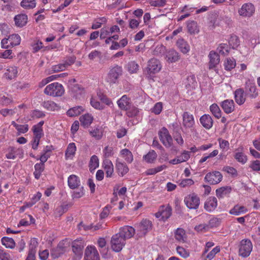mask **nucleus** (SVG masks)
Wrapping results in <instances>:
<instances>
[{
    "instance_id": "bb28decb",
    "label": "nucleus",
    "mask_w": 260,
    "mask_h": 260,
    "mask_svg": "<svg viewBox=\"0 0 260 260\" xmlns=\"http://www.w3.org/2000/svg\"><path fill=\"white\" fill-rule=\"evenodd\" d=\"M27 16L24 14L17 15L14 17L15 25L17 27H22L25 26L27 22Z\"/></svg>"
},
{
    "instance_id": "39448f33",
    "label": "nucleus",
    "mask_w": 260,
    "mask_h": 260,
    "mask_svg": "<svg viewBox=\"0 0 260 260\" xmlns=\"http://www.w3.org/2000/svg\"><path fill=\"white\" fill-rule=\"evenodd\" d=\"M122 74V68L118 65H116L110 68L106 80L110 84H115Z\"/></svg>"
},
{
    "instance_id": "4c0bfd02",
    "label": "nucleus",
    "mask_w": 260,
    "mask_h": 260,
    "mask_svg": "<svg viewBox=\"0 0 260 260\" xmlns=\"http://www.w3.org/2000/svg\"><path fill=\"white\" fill-rule=\"evenodd\" d=\"M157 156V155L155 151L153 150H151L149 152L143 156V158L148 163H153L155 160Z\"/></svg>"
},
{
    "instance_id": "338daca9",
    "label": "nucleus",
    "mask_w": 260,
    "mask_h": 260,
    "mask_svg": "<svg viewBox=\"0 0 260 260\" xmlns=\"http://www.w3.org/2000/svg\"><path fill=\"white\" fill-rule=\"evenodd\" d=\"M176 250L177 253L183 258H187L189 255V252L182 247L178 246Z\"/></svg>"
},
{
    "instance_id": "a18cd8bd",
    "label": "nucleus",
    "mask_w": 260,
    "mask_h": 260,
    "mask_svg": "<svg viewBox=\"0 0 260 260\" xmlns=\"http://www.w3.org/2000/svg\"><path fill=\"white\" fill-rule=\"evenodd\" d=\"M90 136L96 140H100L103 136V132L98 127H94L89 131Z\"/></svg>"
},
{
    "instance_id": "8fccbe9b",
    "label": "nucleus",
    "mask_w": 260,
    "mask_h": 260,
    "mask_svg": "<svg viewBox=\"0 0 260 260\" xmlns=\"http://www.w3.org/2000/svg\"><path fill=\"white\" fill-rule=\"evenodd\" d=\"M107 22V18L105 17H100L95 19L92 25L91 28L96 29L101 27L102 24Z\"/></svg>"
},
{
    "instance_id": "c756f323",
    "label": "nucleus",
    "mask_w": 260,
    "mask_h": 260,
    "mask_svg": "<svg viewBox=\"0 0 260 260\" xmlns=\"http://www.w3.org/2000/svg\"><path fill=\"white\" fill-rule=\"evenodd\" d=\"M174 237L179 242H185L187 239L185 230L182 228H178L174 232Z\"/></svg>"
},
{
    "instance_id": "f8f14e48",
    "label": "nucleus",
    "mask_w": 260,
    "mask_h": 260,
    "mask_svg": "<svg viewBox=\"0 0 260 260\" xmlns=\"http://www.w3.org/2000/svg\"><path fill=\"white\" fill-rule=\"evenodd\" d=\"M182 125L185 129L192 130L195 124L194 117L188 112H184L182 114Z\"/></svg>"
},
{
    "instance_id": "13d9d810",
    "label": "nucleus",
    "mask_w": 260,
    "mask_h": 260,
    "mask_svg": "<svg viewBox=\"0 0 260 260\" xmlns=\"http://www.w3.org/2000/svg\"><path fill=\"white\" fill-rule=\"evenodd\" d=\"M229 45L233 48L235 49L240 45V41L237 36L234 35L231 36L229 40Z\"/></svg>"
},
{
    "instance_id": "423d86ee",
    "label": "nucleus",
    "mask_w": 260,
    "mask_h": 260,
    "mask_svg": "<svg viewBox=\"0 0 260 260\" xmlns=\"http://www.w3.org/2000/svg\"><path fill=\"white\" fill-rule=\"evenodd\" d=\"M84 246V242L82 240H75L72 242V251L74 253L73 260H80L81 258Z\"/></svg>"
},
{
    "instance_id": "4d7b16f0",
    "label": "nucleus",
    "mask_w": 260,
    "mask_h": 260,
    "mask_svg": "<svg viewBox=\"0 0 260 260\" xmlns=\"http://www.w3.org/2000/svg\"><path fill=\"white\" fill-rule=\"evenodd\" d=\"M235 158L239 162L245 164L247 161V156L242 152H237L234 156Z\"/></svg>"
},
{
    "instance_id": "052dcab7",
    "label": "nucleus",
    "mask_w": 260,
    "mask_h": 260,
    "mask_svg": "<svg viewBox=\"0 0 260 260\" xmlns=\"http://www.w3.org/2000/svg\"><path fill=\"white\" fill-rule=\"evenodd\" d=\"M7 154L6 157L8 159H14L16 158L15 156V147L10 146L7 150Z\"/></svg>"
},
{
    "instance_id": "1a4fd4ad",
    "label": "nucleus",
    "mask_w": 260,
    "mask_h": 260,
    "mask_svg": "<svg viewBox=\"0 0 260 260\" xmlns=\"http://www.w3.org/2000/svg\"><path fill=\"white\" fill-rule=\"evenodd\" d=\"M158 135L160 141L166 148H170L172 146V138L166 127H162L159 132Z\"/></svg>"
},
{
    "instance_id": "e433bc0d",
    "label": "nucleus",
    "mask_w": 260,
    "mask_h": 260,
    "mask_svg": "<svg viewBox=\"0 0 260 260\" xmlns=\"http://www.w3.org/2000/svg\"><path fill=\"white\" fill-rule=\"evenodd\" d=\"M10 45L12 47L17 46L20 44L21 38L18 34H14L10 35L8 37Z\"/></svg>"
},
{
    "instance_id": "6ab92c4d",
    "label": "nucleus",
    "mask_w": 260,
    "mask_h": 260,
    "mask_svg": "<svg viewBox=\"0 0 260 260\" xmlns=\"http://www.w3.org/2000/svg\"><path fill=\"white\" fill-rule=\"evenodd\" d=\"M180 56L179 53L173 49L167 50L165 54V59L170 63L178 61Z\"/></svg>"
},
{
    "instance_id": "c9c22d12",
    "label": "nucleus",
    "mask_w": 260,
    "mask_h": 260,
    "mask_svg": "<svg viewBox=\"0 0 260 260\" xmlns=\"http://www.w3.org/2000/svg\"><path fill=\"white\" fill-rule=\"evenodd\" d=\"M84 111V108L83 107L81 106H78L70 108L67 111V114L70 117L77 116L80 115Z\"/></svg>"
},
{
    "instance_id": "bf43d9fd",
    "label": "nucleus",
    "mask_w": 260,
    "mask_h": 260,
    "mask_svg": "<svg viewBox=\"0 0 260 260\" xmlns=\"http://www.w3.org/2000/svg\"><path fill=\"white\" fill-rule=\"evenodd\" d=\"M217 51L221 55H226L229 53V46L225 43L220 44L217 48Z\"/></svg>"
},
{
    "instance_id": "774afa93",
    "label": "nucleus",
    "mask_w": 260,
    "mask_h": 260,
    "mask_svg": "<svg viewBox=\"0 0 260 260\" xmlns=\"http://www.w3.org/2000/svg\"><path fill=\"white\" fill-rule=\"evenodd\" d=\"M162 105L160 102H158L155 104L154 107L151 109V112L155 114H159L162 111Z\"/></svg>"
},
{
    "instance_id": "f3484780",
    "label": "nucleus",
    "mask_w": 260,
    "mask_h": 260,
    "mask_svg": "<svg viewBox=\"0 0 260 260\" xmlns=\"http://www.w3.org/2000/svg\"><path fill=\"white\" fill-rule=\"evenodd\" d=\"M136 233L135 228L131 226L125 225L119 229L118 233L124 238L125 240L133 237Z\"/></svg>"
},
{
    "instance_id": "09e8293b",
    "label": "nucleus",
    "mask_w": 260,
    "mask_h": 260,
    "mask_svg": "<svg viewBox=\"0 0 260 260\" xmlns=\"http://www.w3.org/2000/svg\"><path fill=\"white\" fill-rule=\"evenodd\" d=\"M99 166V159L98 156L95 155H92L90 157L89 161V169L90 170H94L95 169L98 168Z\"/></svg>"
},
{
    "instance_id": "f704fd0d",
    "label": "nucleus",
    "mask_w": 260,
    "mask_h": 260,
    "mask_svg": "<svg viewBox=\"0 0 260 260\" xmlns=\"http://www.w3.org/2000/svg\"><path fill=\"white\" fill-rule=\"evenodd\" d=\"M93 121L92 116L89 114H86L80 117V121L81 125L84 127H87L89 126Z\"/></svg>"
},
{
    "instance_id": "680f3d73",
    "label": "nucleus",
    "mask_w": 260,
    "mask_h": 260,
    "mask_svg": "<svg viewBox=\"0 0 260 260\" xmlns=\"http://www.w3.org/2000/svg\"><path fill=\"white\" fill-rule=\"evenodd\" d=\"M138 68V64L134 61L129 62L127 64V70L131 74L136 73Z\"/></svg>"
},
{
    "instance_id": "3c124183",
    "label": "nucleus",
    "mask_w": 260,
    "mask_h": 260,
    "mask_svg": "<svg viewBox=\"0 0 260 260\" xmlns=\"http://www.w3.org/2000/svg\"><path fill=\"white\" fill-rule=\"evenodd\" d=\"M42 106L44 108L50 111H55L58 108L57 104L51 101L44 102L42 104Z\"/></svg>"
},
{
    "instance_id": "2eb2a0df",
    "label": "nucleus",
    "mask_w": 260,
    "mask_h": 260,
    "mask_svg": "<svg viewBox=\"0 0 260 260\" xmlns=\"http://www.w3.org/2000/svg\"><path fill=\"white\" fill-rule=\"evenodd\" d=\"M68 243L66 242H60L56 247L52 248L51 251V256L53 258L59 257L67 251Z\"/></svg>"
},
{
    "instance_id": "72a5a7b5",
    "label": "nucleus",
    "mask_w": 260,
    "mask_h": 260,
    "mask_svg": "<svg viewBox=\"0 0 260 260\" xmlns=\"http://www.w3.org/2000/svg\"><path fill=\"white\" fill-rule=\"evenodd\" d=\"M116 168L118 174L121 176H123L129 171L128 167L125 163L118 160L116 161Z\"/></svg>"
},
{
    "instance_id": "6e6d98bb",
    "label": "nucleus",
    "mask_w": 260,
    "mask_h": 260,
    "mask_svg": "<svg viewBox=\"0 0 260 260\" xmlns=\"http://www.w3.org/2000/svg\"><path fill=\"white\" fill-rule=\"evenodd\" d=\"M219 251L220 247L219 246H216L209 253L203 256L206 257V260H211Z\"/></svg>"
},
{
    "instance_id": "f03ea898",
    "label": "nucleus",
    "mask_w": 260,
    "mask_h": 260,
    "mask_svg": "<svg viewBox=\"0 0 260 260\" xmlns=\"http://www.w3.org/2000/svg\"><path fill=\"white\" fill-rule=\"evenodd\" d=\"M238 248L239 255L245 258L250 254L252 250L253 245L249 239H243L240 241Z\"/></svg>"
},
{
    "instance_id": "0eeeda50",
    "label": "nucleus",
    "mask_w": 260,
    "mask_h": 260,
    "mask_svg": "<svg viewBox=\"0 0 260 260\" xmlns=\"http://www.w3.org/2000/svg\"><path fill=\"white\" fill-rule=\"evenodd\" d=\"M184 203L187 207L190 209H197L200 204V199L195 193L188 194L184 198Z\"/></svg>"
},
{
    "instance_id": "aec40b11",
    "label": "nucleus",
    "mask_w": 260,
    "mask_h": 260,
    "mask_svg": "<svg viewBox=\"0 0 260 260\" xmlns=\"http://www.w3.org/2000/svg\"><path fill=\"white\" fill-rule=\"evenodd\" d=\"M217 206V200L215 197H209L204 203L205 209L209 212L214 211Z\"/></svg>"
},
{
    "instance_id": "393cba45",
    "label": "nucleus",
    "mask_w": 260,
    "mask_h": 260,
    "mask_svg": "<svg viewBox=\"0 0 260 260\" xmlns=\"http://www.w3.org/2000/svg\"><path fill=\"white\" fill-rule=\"evenodd\" d=\"M102 166L106 172L107 177H111L114 172V167L112 161L109 159L103 161Z\"/></svg>"
},
{
    "instance_id": "a19ab883",
    "label": "nucleus",
    "mask_w": 260,
    "mask_h": 260,
    "mask_svg": "<svg viewBox=\"0 0 260 260\" xmlns=\"http://www.w3.org/2000/svg\"><path fill=\"white\" fill-rule=\"evenodd\" d=\"M20 6L25 9H32L36 7V0H22L20 3Z\"/></svg>"
},
{
    "instance_id": "ea45409f",
    "label": "nucleus",
    "mask_w": 260,
    "mask_h": 260,
    "mask_svg": "<svg viewBox=\"0 0 260 260\" xmlns=\"http://www.w3.org/2000/svg\"><path fill=\"white\" fill-rule=\"evenodd\" d=\"M35 171L34 175L35 178L37 179H39L42 174V173L44 170L45 165L43 163H37L35 165Z\"/></svg>"
},
{
    "instance_id": "20e7f679",
    "label": "nucleus",
    "mask_w": 260,
    "mask_h": 260,
    "mask_svg": "<svg viewBox=\"0 0 260 260\" xmlns=\"http://www.w3.org/2000/svg\"><path fill=\"white\" fill-rule=\"evenodd\" d=\"M126 244V240L118 233L113 235L111 239L112 249L118 252L120 251Z\"/></svg>"
},
{
    "instance_id": "49530a36",
    "label": "nucleus",
    "mask_w": 260,
    "mask_h": 260,
    "mask_svg": "<svg viewBox=\"0 0 260 260\" xmlns=\"http://www.w3.org/2000/svg\"><path fill=\"white\" fill-rule=\"evenodd\" d=\"M12 125H13L18 131L19 134H24L28 131V124H18L15 121H13L11 123Z\"/></svg>"
},
{
    "instance_id": "6e6552de",
    "label": "nucleus",
    "mask_w": 260,
    "mask_h": 260,
    "mask_svg": "<svg viewBox=\"0 0 260 260\" xmlns=\"http://www.w3.org/2000/svg\"><path fill=\"white\" fill-rule=\"evenodd\" d=\"M161 69V64L159 60L153 58L150 59L147 64L146 71L149 76L159 72Z\"/></svg>"
},
{
    "instance_id": "79ce46f5",
    "label": "nucleus",
    "mask_w": 260,
    "mask_h": 260,
    "mask_svg": "<svg viewBox=\"0 0 260 260\" xmlns=\"http://www.w3.org/2000/svg\"><path fill=\"white\" fill-rule=\"evenodd\" d=\"M3 245L5 246L6 248L13 249L15 246V242L14 240L9 237H3L1 240Z\"/></svg>"
},
{
    "instance_id": "f257e3e1",
    "label": "nucleus",
    "mask_w": 260,
    "mask_h": 260,
    "mask_svg": "<svg viewBox=\"0 0 260 260\" xmlns=\"http://www.w3.org/2000/svg\"><path fill=\"white\" fill-rule=\"evenodd\" d=\"M136 228V236L140 238L144 237L151 231L153 228V224L151 220L143 219L141 222L135 225Z\"/></svg>"
},
{
    "instance_id": "9b49d317",
    "label": "nucleus",
    "mask_w": 260,
    "mask_h": 260,
    "mask_svg": "<svg viewBox=\"0 0 260 260\" xmlns=\"http://www.w3.org/2000/svg\"><path fill=\"white\" fill-rule=\"evenodd\" d=\"M172 215V208L169 205L161 206L158 209V211L155 214L156 218H160L163 221L168 219Z\"/></svg>"
},
{
    "instance_id": "c85d7f7f",
    "label": "nucleus",
    "mask_w": 260,
    "mask_h": 260,
    "mask_svg": "<svg viewBox=\"0 0 260 260\" xmlns=\"http://www.w3.org/2000/svg\"><path fill=\"white\" fill-rule=\"evenodd\" d=\"M72 94L76 99H79L84 93V88L79 84H75L71 87Z\"/></svg>"
},
{
    "instance_id": "cd10ccee",
    "label": "nucleus",
    "mask_w": 260,
    "mask_h": 260,
    "mask_svg": "<svg viewBox=\"0 0 260 260\" xmlns=\"http://www.w3.org/2000/svg\"><path fill=\"white\" fill-rule=\"evenodd\" d=\"M68 183L69 187L73 189L78 188L80 185V179L75 175H71L68 177Z\"/></svg>"
},
{
    "instance_id": "4be33fe9",
    "label": "nucleus",
    "mask_w": 260,
    "mask_h": 260,
    "mask_svg": "<svg viewBox=\"0 0 260 260\" xmlns=\"http://www.w3.org/2000/svg\"><path fill=\"white\" fill-rule=\"evenodd\" d=\"M200 122L202 125L207 129L211 128L213 124V120L209 114H204L200 118Z\"/></svg>"
},
{
    "instance_id": "9d476101",
    "label": "nucleus",
    "mask_w": 260,
    "mask_h": 260,
    "mask_svg": "<svg viewBox=\"0 0 260 260\" xmlns=\"http://www.w3.org/2000/svg\"><path fill=\"white\" fill-rule=\"evenodd\" d=\"M84 260H100V255L95 246L88 245L86 247Z\"/></svg>"
},
{
    "instance_id": "412c9836",
    "label": "nucleus",
    "mask_w": 260,
    "mask_h": 260,
    "mask_svg": "<svg viewBox=\"0 0 260 260\" xmlns=\"http://www.w3.org/2000/svg\"><path fill=\"white\" fill-rule=\"evenodd\" d=\"M220 105L226 114L231 113L235 110V103L233 100H225L221 102Z\"/></svg>"
},
{
    "instance_id": "ddd939ff",
    "label": "nucleus",
    "mask_w": 260,
    "mask_h": 260,
    "mask_svg": "<svg viewBox=\"0 0 260 260\" xmlns=\"http://www.w3.org/2000/svg\"><path fill=\"white\" fill-rule=\"evenodd\" d=\"M222 179V175L219 171H213L207 173L205 180L210 184H216L219 183Z\"/></svg>"
},
{
    "instance_id": "69168bd1",
    "label": "nucleus",
    "mask_w": 260,
    "mask_h": 260,
    "mask_svg": "<svg viewBox=\"0 0 260 260\" xmlns=\"http://www.w3.org/2000/svg\"><path fill=\"white\" fill-rule=\"evenodd\" d=\"M84 195V189L83 187L78 188L77 190L73 191L72 198L73 199H79Z\"/></svg>"
},
{
    "instance_id": "58836bf2",
    "label": "nucleus",
    "mask_w": 260,
    "mask_h": 260,
    "mask_svg": "<svg viewBox=\"0 0 260 260\" xmlns=\"http://www.w3.org/2000/svg\"><path fill=\"white\" fill-rule=\"evenodd\" d=\"M121 156L128 163H131L133 161L132 153L127 149H123L120 151Z\"/></svg>"
},
{
    "instance_id": "5701e85b",
    "label": "nucleus",
    "mask_w": 260,
    "mask_h": 260,
    "mask_svg": "<svg viewBox=\"0 0 260 260\" xmlns=\"http://www.w3.org/2000/svg\"><path fill=\"white\" fill-rule=\"evenodd\" d=\"M234 97L236 102L239 105H243L245 102V95L242 88H238L235 91Z\"/></svg>"
},
{
    "instance_id": "37998d69",
    "label": "nucleus",
    "mask_w": 260,
    "mask_h": 260,
    "mask_svg": "<svg viewBox=\"0 0 260 260\" xmlns=\"http://www.w3.org/2000/svg\"><path fill=\"white\" fill-rule=\"evenodd\" d=\"M210 110L212 114L217 119L221 117V111L216 104H213L210 106Z\"/></svg>"
},
{
    "instance_id": "473e14b6",
    "label": "nucleus",
    "mask_w": 260,
    "mask_h": 260,
    "mask_svg": "<svg viewBox=\"0 0 260 260\" xmlns=\"http://www.w3.org/2000/svg\"><path fill=\"white\" fill-rule=\"evenodd\" d=\"M76 149V146L74 143H70L65 152L66 159H72L75 154Z\"/></svg>"
},
{
    "instance_id": "2f4dec72",
    "label": "nucleus",
    "mask_w": 260,
    "mask_h": 260,
    "mask_svg": "<svg viewBox=\"0 0 260 260\" xmlns=\"http://www.w3.org/2000/svg\"><path fill=\"white\" fill-rule=\"evenodd\" d=\"M248 209L246 207L237 204L235 205L234 207L230 210L229 213L232 215L239 216L242 214L246 213Z\"/></svg>"
},
{
    "instance_id": "5fc2aeb1",
    "label": "nucleus",
    "mask_w": 260,
    "mask_h": 260,
    "mask_svg": "<svg viewBox=\"0 0 260 260\" xmlns=\"http://www.w3.org/2000/svg\"><path fill=\"white\" fill-rule=\"evenodd\" d=\"M68 204L61 205L60 206L57 207L55 209V213L57 216H60L64 213L66 212L69 207Z\"/></svg>"
},
{
    "instance_id": "dca6fc26",
    "label": "nucleus",
    "mask_w": 260,
    "mask_h": 260,
    "mask_svg": "<svg viewBox=\"0 0 260 260\" xmlns=\"http://www.w3.org/2000/svg\"><path fill=\"white\" fill-rule=\"evenodd\" d=\"M246 92L252 98H255L257 95V90L253 80L248 79L245 86Z\"/></svg>"
},
{
    "instance_id": "4468645a",
    "label": "nucleus",
    "mask_w": 260,
    "mask_h": 260,
    "mask_svg": "<svg viewBox=\"0 0 260 260\" xmlns=\"http://www.w3.org/2000/svg\"><path fill=\"white\" fill-rule=\"evenodd\" d=\"M255 7L251 3H245L238 10L239 15L244 17H250L254 14Z\"/></svg>"
},
{
    "instance_id": "b1692460",
    "label": "nucleus",
    "mask_w": 260,
    "mask_h": 260,
    "mask_svg": "<svg viewBox=\"0 0 260 260\" xmlns=\"http://www.w3.org/2000/svg\"><path fill=\"white\" fill-rule=\"evenodd\" d=\"M232 191V187L226 186L217 188L216 190V196L218 199H222L229 197Z\"/></svg>"
},
{
    "instance_id": "7ed1b4c3",
    "label": "nucleus",
    "mask_w": 260,
    "mask_h": 260,
    "mask_svg": "<svg viewBox=\"0 0 260 260\" xmlns=\"http://www.w3.org/2000/svg\"><path fill=\"white\" fill-rule=\"evenodd\" d=\"M44 93L50 96H60L64 93V88L61 84L54 82L46 86Z\"/></svg>"
},
{
    "instance_id": "de8ad7c7",
    "label": "nucleus",
    "mask_w": 260,
    "mask_h": 260,
    "mask_svg": "<svg viewBox=\"0 0 260 260\" xmlns=\"http://www.w3.org/2000/svg\"><path fill=\"white\" fill-rule=\"evenodd\" d=\"M188 31L190 34H195L199 31L197 23L194 21H191L187 23V25Z\"/></svg>"
},
{
    "instance_id": "a878e982",
    "label": "nucleus",
    "mask_w": 260,
    "mask_h": 260,
    "mask_svg": "<svg viewBox=\"0 0 260 260\" xmlns=\"http://www.w3.org/2000/svg\"><path fill=\"white\" fill-rule=\"evenodd\" d=\"M119 108L122 110H126L131 105V99L126 95H123L117 102Z\"/></svg>"
},
{
    "instance_id": "c03bdc74",
    "label": "nucleus",
    "mask_w": 260,
    "mask_h": 260,
    "mask_svg": "<svg viewBox=\"0 0 260 260\" xmlns=\"http://www.w3.org/2000/svg\"><path fill=\"white\" fill-rule=\"evenodd\" d=\"M236 66V60L233 58H226L224 62V67L226 71H231Z\"/></svg>"
},
{
    "instance_id": "a211bd4d",
    "label": "nucleus",
    "mask_w": 260,
    "mask_h": 260,
    "mask_svg": "<svg viewBox=\"0 0 260 260\" xmlns=\"http://www.w3.org/2000/svg\"><path fill=\"white\" fill-rule=\"evenodd\" d=\"M208 57L209 58V69L215 70L220 62V57L218 54L211 51L210 52Z\"/></svg>"
},
{
    "instance_id": "7c9ffc66",
    "label": "nucleus",
    "mask_w": 260,
    "mask_h": 260,
    "mask_svg": "<svg viewBox=\"0 0 260 260\" xmlns=\"http://www.w3.org/2000/svg\"><path fill=\"white\" fill-rule=\"evenodd\" d=\"M176 45L180 51L184 54H186L190 50L189 45L186 41L182 38L179 39L177 40Z\"/></svg>"
},
{
    "instance_id": "864d4df0",
    "label": "nucleus",
    "mask_w": 260,
    "mask_h": 260,
    "mask_svg": "<svg viewBox=\"0 0 260 260\" xmlns=\"http://www.w3.org/2000/svg\"><path fill=\"white\" fill-rule=\"evenodd\" d=\"M125 111H126V114L128 117L136 116L139 113V109L132 105Z\"/></svg>"
},
{
    "instance_id": "0e129e2a",
    "label": "nucleus",
    "mask_w": 260,
    "mask_h": 260,
    "mask_svg": "<svg viewBox=\"0 0 260 260\" xmlns=\"http://www.w3.org/2000/svg\"><path fill=\"white\" fill-rule=\"evenodd\" d=\"M104 156L105 158H108L113 155V148L112 146H106L103 149Z\"/></svg>"
},
{
    "instance_id": "603ef678",
    "label": "nucleus",
    "mask_w": 260,
    "mask_h": 260,
    "mask_svg": "<svg viewBox=\"0 0 260 260\" xmlns=\"http://www.w3.org/2000/svg\"><path fill=\"white\" fill-rule=\"evenodd\" d=\"M18 71L16 67H9L7 70L6 75L9 79H12L15 77L17 75Z\"/></svg>"
},
{
    "instance_id": "e2e57ef3",
    "label": "nucleus",
    "mask_w": 260,
    "mask_h": 260,
    "mask_svg": "<svg viewBox=\"0 0 260 260\" xmlns=\"http://www.w3.org/2000/svg\"><path fill=\"white\" fill-rule=\"evenodd\" d=\"M13 102L11 96L3 95L0 97V104L3 106H8Z\"/></svg>"
}]
</instances>
